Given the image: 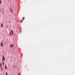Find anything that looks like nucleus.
Here are the masks:
<instances>
[{"instance_id": "f257e3e1", "label": "nucleus", "mask_w": 75, "mask_h": 75, "mask_svg": "<svg viewBox=\"0 0 75 75\" xmlns=\"http://www.w3.org/2000/svg\"><path fill=\"white\" fill-rule=\"evenodd\" d=\"M2 59L3 61H5V57L4 56H2Z\"/></svg>"}, {"instance_id": "f03ea898", "label": "nucleus", "mask_w": 75, "mask_h": 75, "mask_svg": "<svg viewBox=\"0 0 75 75\" xmlns=\"http://www.w3.org/2000/svg\"><path fill=\"white\" fill-rule=\"evenodd\" d=\"M7 65H5V69H7Z\"/></svg>"}, {"instance_id": "7ed1b4c3", "label": "nucleus", "mask_w": 75, "mask_h": 75, "mask_svg": "<svg viewBox=\"0 0 75 75\" xmlns=\"http://www.w3.org/2000/svg\"><path fill=\"white\" fill-rule=\"evenodd\" d=\"M0 45L1 47H3V42H2L1 43H0Z\"/></svg>"}, {"instance_id": "20e7f679", "label": "nucleus", "mask_w": 75, "mask_h": 75, "mask_svg": "<svg viewBox=\"0 0 75 75\" xmlns=\"http://www.w3.org/2000/svg\"><path fill=\"white\" fill-rule=\"evenodd\" d=\"M3 27V23H2L1 24V27Z\"/></svg>"}, {"instance_id": "39448f33", "label": "nucleus", "mask_w": 75, "mask_h": 75, "mask_svg": "<svg viewBox=\"0 0 75 75\" xmlns=\"http://www.w3.org/2000/svg\"><path fill=\"white\" fill-rule=\"evenodd\" d=\"M10 10L11 11L12 13H13V11H12V10L11 9V8H10Z\"/></svg>"}, {"instance_id": "423d86ee", "label": "nucleus", "mask_w": 75, "mask_h": 75, "mask_svg": "<svg viewBox=\"0 0 75 75\" xmlns=\"http://www.w3.org/2000/svg\"><path fill=\"white\" fill-rule=\"evenodd\" d=\"M5 75H8V73H7V72H6V74Z\"/></svg>"}, {"instance_id": "0eeeda50", "label": "nucleus", "mask_w": 75, "mask_h": 75, "mask_svg": "<svg viewBox=\"0 0 75 75\" xmlns=\"http://www.w3.org/2000/svg\"><path fill=\"white\" fill-rule=\"evenodd\" d=\"M3 65H4L5 64L4 62H3Z\"/></svg>"}, {"instance_id": "6e6552de", "label": "nucleus", "mask_w": 75, "mask_h": 75, "mask_svg": "<svg viewBox=\"0 0 75 75\" xmlns=\"http://www.w3.org/2000/svg\"><path fill=\"white\" fill-rule=\"evenodd\" d=\"M11 32L12 34H13V31H12V30H11Z\"/></svg>"}, {"instance_id": "1a4fd4ad", "label": "nucleus", "mask_w": 75, "mask_h": 75, "mask_svg": "<svg viewBox=\"0 0 75 75\" xmlns=\"http://www.w3.org/2000/svg\"><path fill=\"white\" fill-rule=\"evenodd\" d=\"M20 23H23V21H20Z\"/></svg>"}, {"instance_id": "9d476101", "label": "nucleus", "mask_w": 75, "mask_h": 75, "mask_svg": "<svg viewBox=\"0 0 75 75\" xmlns=\"http://www.w3.org/2000/svg\"><path fill=\"white\" fill-rule=\"evenodd\" d=\"M10 47H11V48H12V46H11V44Z\"/></svg>"}, {"instance_id": "9b49d317", "label": "nucleus", "mask_w": 75, "mask_h": 75, "mask_svg": "<svg viewBox=\"0 0 75 75\" xmlns=\"http://www.w3.org/2000/svg\"><path fill=\"white\" fill-rule=\"evenodd\" d=\"M1 1H0V4H1Z\"/></svg>"}, {"instance_id": "f8f14e48", "label": "nucleus", "mask_w": 75, "mask_h": 75, "mask_svg": "<svg viewBox=\"0 0 75 75\" xmlns=\"http://www.w3.org/2000/svg\"><path fill=\"white\" fill-rule=\"evenodd\" d=\"M22 20H24V18H22Z\"/></svg>"}, {"instance_id": "ddd939ff", "label": "nucleus", "mask_w": 75, "mask_h": 75, "mask_svg": "<svg viewBox=\"0 0 75 75\" xmlns=\"http://www.w3.org/2000/svg\"><path fill=\"white\" fill-rule=\"evenodd\" d=\"M12 47H13V44H12Z\"/></svg>"}, {"instance_id": "4468645a", "label": "nucleus", "mask_w": 75, "mask_h": 75, "mask_svg": "<svg viewBox=\"0 0 75 75\" xmlns=\"http://www.w3.org/2000/svg\"><path fill=\"white\" fill-rule=\"evenodd\" d=\"M10 35H11V32H10Z\"/></svg>"}, {"instance_id": "2eb2a0df", "label": "nucleus", "mask_w": 75, "mask_h": 75, "mask_svg": "<svg viewBox=\"0 0 75 75\" xmlns=\"http://www.w3.org/2000/svg\"><path fill=\"white\" fill-rule=\"evenodd\" d=\"M1 70L2 71V70H3V68H2L1 67Z\"/></svg>"}, {"instance_id": "dca6fc26", "label": "nucleus", "mask_w": 75, "mask_h": 75, "mask_svg": "<svg viewBox=\"0 0 75 75\" xmlns=\"http://www.w3.org/2000/svg\"><path fill=\"white\" fill-rule=\"evenodd\" d=\"M0 67L1 68V65H0Z\"/></svg>"}, {"instance_id": "f3484780", "label": "nucleus", "mask_w": 75, "mask_h": 75, "mask_svg": "<svg viewBox=\"0 0 75 75\" xmlns=\"http://www.w3.org/2000/svg\"><path fill=\"white\" fill-rule=\"evenodd\" d=\"M6 27L7 28H8V26H6Z\"/></svg>"}, {"instance_id": "a211bd4d", "label": "nucleus", "mask_w": 75, "mask_h": 75, "mask_svg": "<svg viewBox=\"0 0 75 75\" xmlns=\"http://www.w3.org/2000/svg\"><path fill=\"white\" fill-rule=\"evenodd\" d=\"M2 64L1 63V64H0V65H1Z\"/></svg>"}, {"instance_id": "6ab92c4d", "label": "nucleus", "mask_w": 75, "mask_h": 75, "mask_svg": "<svg viewBox=\"0 0 75 75\" xmlns=\"http://www.w3.org/2000/svg\"><path fill=\"white\" fill-rule=\"evenodd\" d=\"M18 75H20V73H19L18 74Z\"/></svg>"}, {"instance_id": "aec40b11", "label": "nucleus", "mask_w": 75, "mask_h": 75, "mask_svg": "<svg viewBox=\"0 0 75 75\" xmlns=\"http://www.w3.org/2000/svg\"><path fill=\"white\" fill-rule=\"evenodd\" d=\"M12 34H13V35H14V34H13V33Z\"/></svg>"}, {"instance_id": "412c9836", "label": "nucleus", "mask_w": 75, "mask_h": 75, "mask_svg": "<svg viewBox=\"0 0 75 75\" xmlns=\"http://www.w3.org/2000/svg\"><path fill=\"white\" fill-rule=\"evenodd\" d=\"M1 11V10H0V11Z\"/></svg>"}]
</instances>
